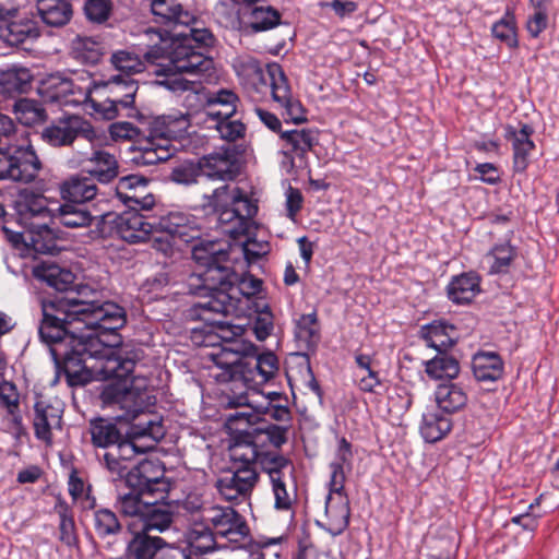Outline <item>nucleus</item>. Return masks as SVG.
Masks as SVG:
<instances>
[{"label": "nucleus", "mask_w": 559, "mask_h": 559, "mask_svg": "<svg viewBox=\"0 0 559 559\" xmlns=\"http://www.w3.org/2000/svg\"><path fill=\"white\" fill-rule=\"evenodd\" d=\"M99 465L106 469L111 481H118L129 474L128 465L124 464L114 449L96 452Z\"/></svg>", "instance_id": "6e6d98bb"}, {"label": "nucleus", "mask_w": 559, "mask_h": 559, "mask_svg": "<svg viewBox=\"0 0 559 559\" xmlns=\"http://www.w3.org/2000/svg\"><path fill=\"white\" fill-rule=\"evenodd\" d=\"M240 99L230 88H212V119L234 117L237 112Z\"/></svg>", "instance_id": "de8ad7c7"}, {"label": "nucleus", "mask_w": 559, "mask_h": 559, "mask_svg": "<svg viewBox=\"0 0 559 559\" xmlns=\"http://www.w3.org/2000/svg\"><path fill=\"white\" fill-rule=\"evenodd\" d=\"M94 530L104 539L119 534L122 526L114 511L103 508L94 512Z\"/></svg>", "instance_id": "603ef678"}, {"label": "nucleus", "mask_w": 559, "mask_h": 559, "mask_svg": "<svg viewBox=\"0 0 559 559\" xmlns=\"http://www.w3.org/2000/svg\"><path fill=\"white\" fill-rule=\"evenodd\" d=\"M295 340L298 346L304 349H313L320 341V326L317 311L301 314L295 320Z\"/></svg>", "instance_id": "79ce46f5"}, {"label": "nucleus", "mask_w": 559, "mask_h": 559, "mask_svg": "<svg viewBox=\"0 0 559 559\" xmlns=\"http://www.w3.org/2000/svg\"><path fill=\"white\" fill-rule=\"evenodd\" d=\"M36 10L41 21L51 27H61L68 24L73 14L69 0H37Z\"/></svg>", "instance_id": "c9c22d12"}, {"label": "nucleus", "mask_w": 559, "mask_h": 559, "mask_svg": "<svg viewBox=\"0 0 559 559\" xmlns=\"http://www.w3.org/2000/svg\"><path fill=\"white\" fill-rule=\"evenodd\" d=\"M353 457L354 454L350 442L344 437L340 438L337 440L334 460L329 465L331 472L329 483H332L335 488L341 489L342 484H345L346 477L344 468H352Z\"/></svg>", "instance_id": "37998d69"}, {"label": "nucleus", "mask_w": 559, "mask_h": 559, "mask_svg": "<svg viewBox=\"0 0 559 559\" xmlns=\"http://www.w3.org/2000/svg\"><path fill=\"white\" fill-rule=\"evenodd\" d=\"M39 230L29 233V245L37 253H51L55 250V242L51 238L45 239L44 235H49L47 223L37 225Z\"/></svg>", "instance_id": "0e129e2a"}, {"label": "nucleus", "mask_w": 559, "mask_h": 559, "mask_svg": "<svg viewBox=\"0 0 559 559\" xmlns=\"http://www.w3.org/2000/svg\"><path fill=\"white\" fill-rule=\"evenodd\" d=\"M549 23L548 12L533 11L528 14L525 29L532 38H538L547 29Z\"/></svg>", "instance_id": "338daca9"}, {"label": "nucleus", "mask_w": 559, "mask_h": 559, "mask_svg": "<svg viewBox=\"0 0 559 559\" xmlns=\"http://www.w3.org/2000/svg\"><path fill=\"white\" fill-rule=\"evenodd\" d=\"M155 223L136 211H124L116 217V235L129 243H139L148 239Z\"/></svg>", "instance_id": "4be33fe9"}, {"label": "nucleus", "mask_w": 559, "mask_h": 559, "mask_svg": "<svg viewBox=\"0 0 559 559\" xmlns=\"http://www.w3.org/2000/svg\"><path fill=\"white\" fill-rule=\"evenodd\" d=\"M278 369V359L271 353H263L254 359V370L261 377V381L265 382L272 379Z\"/></svg>", "instance_id": "e2e57ef3"}, {"label": "nucleus", "mask_w": 559, "mask_h": 559, "mask_svg": "<svg viewBox=\"0 0 559 559\" xmlns=\"http://www.w3.org/2000/svg\"><path fill=\"white\" fill-rule=\"evenodd\" d=\"M95 82L97 80H92L87 72L76 74L75 78L53 73L41 81L38 92L45 102L62 107L90 105L93 108V103L96 102L91 98V94L99 87Z\"/></svg>", "instance_id": "ddd939ff"}, {"label": "nucleus", "mask_w": 559, "mask_h": 559, "mask_svg": "<svg viewBox=\"0 0 559 559\" xmlns=\"http://www.w3.org/2000/svg\"><path fill=\"white\" fill-rule=\"evenodd\" d=\"M116 215L115 213L107 212L104 214L95 215L92 224H94L95 229L93 233L96 237L106 238L111 236L114 233L116 234Z\"/></svg>", "instance_id": "69168bd1"}, {"label": "nucleus", "mask_w": 559, "mask_h": 559, "mask_svg": "<svg viewBox=\"0 0 559 559\" xmlns=\"http://www.w3.org/2000/svg\"><path fill=\"white\" fill-rule=\"evenodd\" d=\"M173 504L175 511L182 514L189 523L186 534L187 540H191L194 548L200 549L199 539L210 538L207 509L205 508L203 493L195 489L188 492L183 499L173 502Z\"/></svg>", "instance_id": "dca6fc26"}, {"label": "nucleus", "mask_w": 559, "mask_h": 559, "mask_svg": "<svg viewBox=\"0 0 559 559\" xmlns=\"http://www.w3.org/2000/svg\"><path fill=\"white\" fill-rule=\"evenodd\" d=\"M233 69L240 84L249 93L264 95L270 91L272 99L283 109L282 116L285 122L298 124L307 121L305 108L293 95L282 66L272 62L264 70L257 58L240 55L233 59Z\"/></svg>", "instance_id": "423d86ee"}, {"label": "nucleus", "mask_w": 559, "mask_h": 559, "mask_svg": "<svg viewBox=\"0 0 559 559\" xmlns=\"http://www.w3.org/2000/svg\"><path fill=\"white\" fill-rule=\"evenodd\" d=\"M110 12V0H86L84 3V13L91 22L103 23L108 20Z\"/></svg>", "instance_id": "680f3d73"}, {"label": "nucleus", "mask_w": 559, "mask_h": 559, "mask_svg": "<svg viewBox=\"0 0 559 559\" xmlns=\"http://www.w3.org/2000/svg\"><path fill=\"white\" fill-rule=\"evenodd\" d=\"M103 401L114 407H118L123 413L117 415L118 419L124 421H134L131 426V435L139 441L147 438L145 443L154 449L157 441L164 435V427L159 420L148 414L143 413L142 404L138 402V395L127 386L109 385L103 391Z\"/></svg>", "instance_id": "1a4fd4ad"}, {"label": "nucleus", "mask_w": 559, "mask_h": 559, "mask_svg": "<svg viewBox=\"0 0 559 559\" xmlns=\"http://www.w3.org/2000/svg\"><path fill=\"white\" fill-rule=\"evenodd\" d=\"M229 455L230 465L216 481L218 493L227 501L245 499L258 483L259 474L252 468L257 457L251 448H234Z\"/></svg>", "instance_id": "f8f14e48"}, {"label": "nucleus", "mask_w": 559, "mask_h": 559, "mask_svg": "<svg viewBox=\"0 0 559 559\" xmlns=\"http://www.w3.org/2000/svg\"><path fill=\"white\" fill-rule=\"evenodd\" d=\"M119 329L105 330L98 325L81 324L75 336H70V350L61 368L70 386L86 384L92 371L103 379H127L134 370L135 360L123 356Z\"/></svg>", "instance_id": "20e7f679"}, {"label": "nucleus", "mask_w": 559, "mask_h": 559, "mask_svg": "<svg viewBox=\"0 0 559 559\" xmlns=\"http://www.w3.org/2000/svg\"><path fill=\"white\" fill-rule=\"evenodd\" d=\"M174 514L175 509L173 503L165 502L164 499H157V496H154L141 520V531H145L148 534L152 531L163 533L170 528Z\"/></svg>", "instance_id": "c85d7f7f"}, {"label": "nucleus", "mask_w": 559, "mask_h": 559, "mask_svg": "<svg viewBox=\"0 0 559 559\" xmlns=\"http://www.w3.org/2000/svg\"><path fill=\"white\" fill-rule=\"evenodd\" d=\"M255 312L252 323L253 334L257 340L265 341L274 330V316L266 304L263 306L257 305Z\"/></svg>", "instance_id": "bf43d9fd"}, {"label": "nucleus", "mask_w": 559, "mask_h": 559, "mask_svg": "<svg viewBox=\"0 0 559 559\" xmlns=\"http://www.w3.org/2000/svg\"><path fill=\"white\" fill-rule=\"evenodd\" d=\"M167 492L168 485L160 477H143L139 481V489H131L118 496L116 506L123 515L139 518L141 521L154 496H157V499H165Z\"/></svg>", "instance_id": "4468645a"}, {"label": "nucleus", "mask_w": 559, "mask_h": 559, "mask_svg": "<svg viewBox=\"0 0 559 559\" xmlns=\"http://www.w3.org/2000/svg\"><path fill=\"white\" fill-rule=\"evenodd\" d=\"M452 428V420L449 416L437 411L423 415L420 435L426 442L435 443L443 439Z\"/></svg>", "instance_id": "c03bdc74"}, {"label": "nucleus", "mask_w": 559, "mask_h": 559, "mask_svg": "<svg viewBox=\"0 0 559 559\" xmlns=\"http://www.w3.org/2000/svg\"><path fill=\"white\" fill-rule=\"evenodd\" d=\"M533 133V127L527 123H520V129L512 124L504 127V138L512 142L513 169L516 173H523L528 167V156L535 148Z\"/></svg>", "instance_id": "5701e85b"}, {"label": "nucleus", "mask_w": 559, "mask_h": 559, "mask_svg": "<svg viewBox=\"0 0 559 559\" xmlns=\"http://www.w3.org/2000/svg\"><path fill=\"white\" fill-rule=\"evenodd\" d=\"M516 258V249L510 242L495 245L486 254L489 274H506Z\"/></svg>", "instance_id": "a18cd8bd"}, {"label": "nucleus", "mask_w": 559, "mask_h": 559, "mask_svg": "<svg viewBox=\"0 0 559 559\" xmlns=\"http://www.w3.org/2000/svg\"><path fill=\"white\" fill-rule=\"evenodd\" d=\"M281 14L274 8L258 7L251 12L250 26L254 32H265L280 24Z\"/></svg>", "instance_id": "13d9d810"}, {"label": "nucleus", "mask_w": 559, "mask_h": 559, "mask_svg": "<svg viewBox=\"0 0 559 559\" xmlns=\"http://www.w3.org/2000/svg\"><path fill=\"white\" fill-rule=\"evenodd\" d=\"M189 0H151V12L154 22L164 27V36L167 39L180 40L189 45L188 37L197 43H205L210 39L209 29H198L192 25L197 19L188 8Z\"/></svg>", "instance_id": "9b49d317"}, {"label": "nucleus", "mask_w": 559, "mask_h": 559, "mask_svg": "<svg viewBox=\"0 0 559 559\" xmlns=\"http://www.w3.org/2000/svg\"><path fill=\"white\" fill-rule=\"evenodd\" d=\"M40 36V27L32 16H16L0 25V39L9 46L33 44Z\"/></svg>", "instance_id": "b1692460"}, {"label": "nucleus", "mask_w": 559, "mask_h": 559, "mask_svg": "<svg viewBox=\"0 0 559 559\" xmlns=\"http://www.w3.org/2000/svg\"><path fill=\"white\" fill-rule=\"evenodd\" d=\"M164 546V539L151 536L145 531L136 532L128 543L127 559H157L159 550Z\"/></svg>", "instance_id": "e433bc0d"}, {"label": "nucleus", "mask_w": 559, "mask_h": 559, "mask_svg": "<svg viewBox=\"0 0 559 559\" xmlns=\"http://www.w3.org/2000/svg\"><path fill=\"white\" fill-rule=\"evenodd\" d=\"M88 431L92 444L102 451L112 449L122 436L115 423L103 417L92 419Z\"/></svg>", "instance_id": "58836bf2"}, {"label": "nucleus", "mask_w": 559, "mask_h": 559, "mask_svg": "<svg viewBox=\"0 0 559 559\" xmlns=\"http://www.w3.org/2000/svg\"><path fill=\"white\" fill-rule=\"evenodd\" d=\"M472 369L478 382H496L504 373V362L497 353L479 352L473 357Z\"/></svg>", "instance_id": "7c9ffc66"}, {"label": "nucleus", "mask_w": 559, "mask_h": 559, "mask_svg": "<svg viewBox=\"0 0 559 559\" xmlns=\"http://www.w3.org/2000/svg\"><path fill=\"white\" fill-rule=\"evenodd\" d=\"M480 292V280L474 273L454 276L447 286L448 298L457 305L469 304Z\"/></svg>", "instance_id": "f704fd0d"}, {"label": "nucleus", "mask_w": 559, "mask_h": 559, "mask_svg": "<svg viewBox=\"0 0 559 559\" xmlns=\"http://www.w3.org/2000/svg\"><path fill=\"white\" fill-rule=\"evenodd\" d=\"M16 118L25 126L36 124L46 119V110L34 99L21 98L14 104Z\"/></svg>", "instance_id": "3c124183"}, {"label": "nucleus", "mask_w": 559, "mask_h": 559, "mask_svg": "<svg viewBox=\"0 0 559 559\" xmlns=\"http://www.w3.org/2000/svg\"><path fill=\"white\" fill-rule=\"evenodd\" d=\"M426 340L429 347L438 350V355L432 359L425 362L426 373L435 380L441 379H454L460 373V364L453 356L445 354L442 348L447 347L450 340H441L438 342V337H443L442 328L437 324H430L425 326Z\"/></svg>", "instance_id": "a211bd4d"}, {"label": "nucleus", "mask_w": 559, "mask_h": 559, "mask_svg": "<svg viewBox=\"0 0 559 559\" xmlns=\"http://www.w3.org/2000/svg\"><path fill=\"white\" fill-rule=\"evenodd\" d=\"M491 35L511 49L519 47L518 23L512 9L508 8L502 17L492 24Z\"/></svg>", "instance_id": "49530a36"}, {"label": "nucleus", "mask_w": 559, "mask_h": 559, "mask_svg": "<svg viewBox=\"0 0 559 559\" xmlns=\"http://www.w3.org/2000/svg\"><path fill=\"white\" fill-rule=\"evenodd\" d=\"M188 128V116L176 111L154 119L150 124V132L158 141L165 140L167 145H170V141L181 138Z\"/></svg>", "instance_id": "c756f323"}, {"label": "nucleus", "mask_w": 559, "mask_h": 559, "mask_svg": "<svg viewBox=\"0 0 559 559\" xmlns=\"http://www.w3.org/2000/svg\"><path fill=\"white\" fill-rule=\"evenodd\" d=\"M253 452L257 457L253 460L252 468L257 469L259 465L262 472L267 474L270 483L276 480V478L287 477L286 471L289 469V474L294 471L290 460L275 450L263 451L255 445Z\"/></svg>", "instance_id": "473e14b6"}, {"label": "nucleus", "mask_w": 559, "mask_h": 559, "mask_svg": "<svg viewBox=\"0 0 559 559\" xmlns=\"http://www.w3.org/2000/svg\"><path fill=\"white\" fill-rule=\"evenodd\" d=\"M93 218L87 205L64 201L56 207L53 223L66 228H84L92 225Z\"/></svg>", "instance_id": "72a5a7b5"}, {"label": "nucleus", "mask_w": 559, "mask_h": 559, "mask_svg": "<svg viewBox=\"0 0 559 559\" xmlns=\"http://www.w3.org/2000/svg\"><path fill=\"white\" fill-rule=\"evenodd\" d=\"M33 408L34 436L46 445H51L52 431L61 429L63 408L58 401L52 402L43 395H36Z\"/></svg>", "instance_id": "6ab92c4d"}, {"label": "nucleus", "mask_w": 559, "mask_h": 559, "mask_svg": "<svg viewBox=\"0 0 559 559\" xmlns=\"http://www.w3.org/2000/svg\"><path fill=\"white\" fill-rule=\"evenodd\" d=\"M79 136L93 142L96 131L87 121L75 115L61 117L41 131V139L55 147L69 146Z\"/></svg>", "instance_id": "f3484780"}, {"label": "nucleus", "mask_w": 559, "mask_h": 559, "mask_svg": "<svg viewBox=\"0 0 559 559\" xmlns=\"http://www.w3.org/2000/svg\"><path fill=\"white\" fill-rule=\"evenodd\" d=\"M98 192L93 179L85 176H71L60 185V194L63 201L86 205Z\"/></svg>", "instance_id": "2f4dec72"}, {"label": "nucleus", "mask_w": 559, "mask_h": 559, "mask_svg": "<svg viewBox=\"0 0 559 559\" xmlns=\"http://www.w3.org/2000/svg\"><path fill=\"white\" fill-rule=\"evenodd\" d=\"M344 485L345 484H342V488L338 489L335 488L332 483H329V496L325 501L326 522H318V525L332 536L341 535L349 524L350 507Z\"/></svg>", "instance_id": "412c9836"}, {"label": "nucleus", "mask_w": 559, "mask_h": 559, "mask_svg": "<svg viewBox=\"0 0 559 559\" xmlns=\"http://www.w3.org/2000/svg\"><path fill=\"white\" fill-rule=\"evenodd\" d=\"M246 329L242 324L231 320L212 319V368L218 371L212 377L218 383H230L225 389L215 392V407L217 411H233L215 420L224 419L226 432L229 436L228 453L234 448H253L254 435L259 431L255 424L259 415L255 406L249 401L245 389L248 380L245 362L247 357L255 354V346L243 338Z\"/></svg>", "instance_id": "f257e3e1"}, {"label": "nucleus", "mask_w": 559, "mask_h": 559, "mask_svg": "<svg viewBox=\"0 0 559 559\" xmlns=\"http://www.w3.org/2000/svg\"><path fill=\"white\" fill-rule=\"evenodd\" d=\"M21 214L29 217H39L53 222L56 207H52L48 200L40 194H33L25 198L20 205Z\"/></svg>", "instance_id": "5fc2aeb1"}, {"label": "nucleus", "mask_w": 559, "mask_h": 559, "mask_svg": "<svg viewBox=\"0 0 559 559\" xmlns=\"http://www.w3.org/2000/svg\"><path fill=\"white\" fill-rule=\"evenodd\" d=\"M37 276L59 292H66L71 288L75 280V275L70 270L57 264L43 266L38 270Z\"/></svg>", "instance_id": "8fccbe9b"}, {"label": "nucleus", "mask_w": 559, "mask_h": 559, "mask_svg": "<svg viewBox=\"0 0 559 559\" xmlns=\"http://www.w3.org/2000/svg\"><path fill=\"white\" fill-rule=\"evenodd\" d=\"M55 510L59 515V539L68 547L78 544L75 523L70 506L61 498H58Z\"/></svg>", "instance_id": "09e8293b"}, {"label": "nucleus", "mask_w": 559, "mask_h": 559, "mask_svg": "<svg viewBox=\"0 0 559 559\" xmlns=\"http://www.w3.org/2000/svg\"><path fill=\"white\" fill-rule=\"evenodd\" d=\"M83 171L99 183L107 185L119 175L116 156L105 150H95L83 162Z\"/></svg>", "instance_id": "393cba45"}, {"label": "nucleus", "mask_w": 559, "mask_h": 559, "mask_svg": "<svg viewBox=\"0 0 559 559\" xmlns=\"http://www.w3.org/2000/svg\"><path fill=\"white\" fill-rule=\"evenodd\" d=\"M0 403L8 408L10 414H14L19 407V393L13 383L3 381L0 383Z\"/></svg>", "instance_id": "774afa93"}, {"label": "nucleus", "mask_w": 559, "mask_h": 559, "mask_svg": "<svg viewBox=\"0 0 559 559\" xmlns=\"http://www.w3.org/2000/svg\"><path fill=\"white\" fill-rule=\"evenodd\" d=\"M272 492L274 496V508L277 511L290 512L294 515V504L296 503L295 489L289 492L287 489V477L276 478L271 481Z\"/></svg>", "instance_id": "4d7b16f0"}, {"label": "nucleus", "mask_w": 559, "mask_h": 559, "mask_svg": "<svg viewBox=\"0 0 559 559\" xmlns=\"http://www.w3.org/2000/svg\"><path fill=\"white\" fill-rule=\"evenodd\" d=\"M283 537L252 539L245 519L231 507L212 506V552L246 549L250 559H265L263 549L277 546Z\"/></svg>", "instance_id": "6e6552de"}, {"label": "nucleus", "mask_w": 559, "mask_h": 559, "mask_svg": "<svg viewBox=\"0 0 559 559\" xmlns=\"http://www.w3.org/2000/svg\"><path fill=\"white\" fill-rule=\"evenodd\" d=\"M171 155L170 145L165 141H158L148 131V135L133 146L132 162L138 166H152L169 159Z\"/></svg>", "instance_id": "a878e982"}, {"label": "nucleus", "mask_w": 559, "mask_h": 559, "mask_svg": "<svg viewBox=\"0 0 559 559\" xmlns=\"http://www.w3.org/2000/svg\"><path fill=\"white\" fill-rule=\"evenodd\" d=\"M435 399L438 408L447 414H453L462 409L468 400L464 388L450 381L437 386Z\"/></svg>", "instance_id": "4c0bfd02"}, {"label": "nucleus", "mask_w": 559, "mask_h": 559, "mask_svg": "<svg viewBox=\"0 0 559 559\" xmlns=\"http://www.w3.org/2000/svg\"><path fill=\"white\" fill-rule=\"evenodd\" d=\"M38 326L40 341L49 347L58 369H61L70 350V336L81 330V324L98 325L105 330L121 329L127 322L124 309L112 301H85L76 298L43 300Z\"/></svg>", "instance_id": "7ed1b4c3"}, {"label": "nucleus", "mask_w": 559, "mask_h": 559, "mask_svg": "<svg viewBox=\"0 0 559 559\" xmlns=\"http://www.w3.org/2000/svg\"><path fill=\"white\" fill-rule=\"evenodd\" d=\"M227 255L214 249L212 240V313L240 318L251 297L260 293L262 281L248 273L239 275Z\"/></svg>", "instance_id": "0eeeda50"}, {"label": "nucleus", "mask_w": 559, "mask_h": 559, "mask_svg": "<svg viewBox=\"0 0 559 559\" xmlns=\"http://www.w3.org/2000/svg\"><path fill=\"white\" fill-rule=\"evenodd\" d=\"M212 212L217 216L215 228L226 235L228 240L227 258L237 251L247 263H252L269 252V243L251 239L249 229L258 206L237 187L224 185L212 193Z\"/></svg>", "instance_id": "39448f33"}, {"label": "nucleus", "mask_w": 559, "mask_h": 559, "mask_svg": "<svg viewBox=\"0 0 559 559\" xmlns=\"http://www.w3.org/2000/svg\"><path fill=\"white\" fill-rule=\"evenodd\" d=\"M239 152L235 145H223L212 153V181H233L240 174Z\"/></svg>", "instance_id": "cd10ccee"}, {"label": "nucleus", "mask_w": 559, "mask_h": 559, "mask_svg": "<svg viewBox=\"0 0 559 559\" xmlns=\"http://www.w3.org/2000/svg\"><path fill=\"white\" fill-rule=\"evenodd\" d=\"M233 117L214 118L212 121L214 124L212 129H215L218 133L221 140L227 142V144L236 142L239 139H242L246 134V126L241 122L240 119H231Z\"/></svg>", "instance_id": "864d4df0"}, {"label": "nucleus", "mask_w": 559, "mask_h": 559, "mask_svg": "<svg viewBox=\"0 0 559 559\" xmlns=\"http://www.w3.org/2000/svg\"><path fill=\"white\" fill-rule=\"evenodd\" d=\"M145 36L150 43L146 44L147 49L143 52V58L128 50L116 51L110 61L119 73L95 82L99 87H108L114 95L103 103H93V109L105 119L116 118L119 107L133 106L139 87L131 75L144 72L147 64L156 66L158 69L155 73L166 76L178 73H204L210 69V58L192 46L164 38L162 32L154 28L146 29Z\"/></svg>", "instance_id": "f03ea898"}, {"label": "nucleus", "mask_w": 559, "mask_h": 559, "mask_svg": "<svg viewBox=\"0 0 559 559\" xmlns=\"http://www.w3.org/2000/svg\"><path fill=\"white\" fill-rule=\"evenodd\" d=\"M210 155H204L201 158L183 160L173 168L170 178L174 182L179 185L197 183L202 176L210 177Z\"/></svg>", "instance_id": "ea45409f"}, {"label": "nucleus", "mask_w": 559, "mask_h": 559, "mask_svg": "<svg viewBox=\"0 0 559 559\" xmlns=\"http://www.w3.org/2000/svg\"><path fill=\"white\" fill-rule=\"evenodd\" d=\"M282 156L281 169L286 174H293L296 167L295 159H305L307 154L318 144L319 133L312 128L293 129L281 132L280 138Z\"/></svg>", "instance_id": "2eb2a0df"}, {"label": "nucleus", "mask_w": 559, "mask_h": 559, "mask_svg": "<svg viewBox=\"0 0 559 559\" xmlns=\"http://www.w3.org/2000/svg\"><path fill=\"white\" fill-rule=\"evenodd\" d=\"M112 449L124 464L131 461L136 454H142L152 450L147 444H140L139 440L132 435L131 438L127 440L121 437Z\"/></svg>", "instance_id": "052dcab7"}, {"label": "nucleus", "mask_w": 559, "mask_h": 559, "mask_svg": "<svg viewBox=\"0 0 559 559\" xmlns=\"http://www.w3.org/2000/svg\"><path fill=\"white\" fill-rule=\"evenodd\" d=\"M33 75L24 67H10L0 73V92L9 97L26 93L32 85Z\"/></svg>", "instance_id": "a19ab883"}, {"label": "nucleus", "mask_w": 559, "mask_h": 559, "mask_svg": "<svg viewBox=\"0 0 559 559\" xmlns=\"http://www.w3.org/2000/svg\"><path fill=\"white\" fill-rule=\"evenodd\" d=\"M158 227L186 242L192 260L199 266L210 270V219L206 215L199 217L195 214L170 212L160 217Z\"/></svg>", "instance_id": "9d476101"}, {"label": "nucleus", "mask_w": 559, "mask_h": 559, "mask_svg": "<svg viewBox=\"0 0 559 559\" xmlns=\"http://www.w3.org/2000/svg\"><path fill=\"white\" fill-rule=\"evenodd\" d=\"M148 180L142 176L129 175L119 179L116 186L117 199L127 211H150L155 204V197L147 189Z\"/></svg>", "instance_id": "aec40b11"}, {"label": "nucleus", "mask_w": 559, "mask_h": 559, "mask_svg": "<svg viewBox=\"0 0 559 559\" xmlns=\"http://www.w3.org/2000/svg\"><path fill=\"white\" fill-rule=\"evenodd\" d=\"M171 91L187 92L185 103L192 114L205 110L210 106V91L203 83L175 78L162 82Z\"/></svg>", "instance_id": "bb28decb"}]
</instances>
